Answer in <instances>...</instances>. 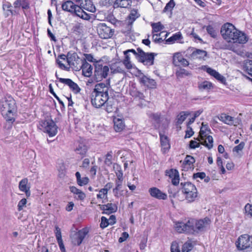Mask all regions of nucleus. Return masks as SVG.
Returning <instances> with one entry per match:
<instances>
[{
    "label": "nucleus",
    "instance_id": "f257e3e1",
    "mask_svg": "<svg viewBox=\"0 0 252 252\" xmlns=\"http://www.w3.org/2000/svg\"><path fill=\"white\" fill-rule=\"evenodd\" d=\"M110 88L109 81L99 83L94 86L91 94V103L96 108L101 107L109 99L108 91Z\"/></svg>",
    "mask_w": 252,
    "mask_h": 252
},
{
    "label": "nucleus",
    "instance_id": "f03ea898",
    "mask_svg": "<svg viewBox=\"0 0 252 252\" xmlns=\"http://www.w3.org/2000/svg\"><path fill=\"white\" fill-rule=\"evenodd\" d=\"M220 33L223 38L228 42L244 44L248 39L244 32L238 31L232 24L228 23L221 27Z\"/></svg>",
    "mask_w": 252,
    "mask_h": 252
},
{
    "label": "nucleus",
    "instance_id": "7ed1b4c3",
    "mask_svg": "<svg viewBox=\"0 0 252 252\" xmlns=\"http://www.w3.org/2000/svg\"><path fill=\"white\" fill-rule=\"evenodd\" d=\"M1 113L7 122L12 123L15 121L16 111L15 100L10 96L5 97L0 102Z\"/></svg>",
    "mask_w": 252,
    "mask_h": 252
},
{
    "label": "nucleus",
    "instance_id": "20e7f679",
    "mask_svg": "<svg viewBox=\"0 0 252 252\" xmlns=\"http://www.w3.org/2000/svg\"><path fill=\"white\" fill-rule=\"evenodd\" d=\"M182 186V192L185 195L186 199L190 202L195 201L198 196L195 186L190 182L181 183Z\"/></svg>",
    "mask_w": 252,
    "mask_h": 252
},
{
    "label": "nucleus",
    "instance_id": "39448f33",
    "mask_svg": "<svg viewBox=\"0 0 252 252\" xmlns=\"http://www.w3.org/2000/svg\"><path fill=\"white\" fill-rule=\"evenodd\" d=\"M40 126L43 130L48 133L50 137H53L57 133L58 127L52 119L41 121Z\"/></svg>",
    "mask_w": 252,
    "mask_h": 252
},
{
    "label": "nucleus",
    "instance_id": "423d86ee",
    "mask_svg": "<svg viewBox=\"0 0 252 252\" xmlns=\"http://www.w3.org/2000/svg\"><path fill=\"white\" fill-rule=\"evenodd\" d=\"M109 72V68L107 65L97 63L95 65L94 77L96 82L102 81L106 78Z\"/></svg>",
    "mask_w": 252,
    "mask_h": 252
},
{
    "label": "nucleus",
    "instance_id": "0eeeda50",
    "mask_svg": "<svg viewBox=\"0 0 252 252\" xmlns=\"http://www.w3.org/2000/svg\"><path fill=\"white\" fill-rule=\"evenodd\" d=\"M97 32L99 37L102 39L111 38L114 34V30L105 23H100L97 26Z\"/></svg>",
    "mask_w": 252,
    "mask_h": 252
},
{
    "label": "nucleus",
    "instance_id": "6e6552de",
    "mask_svg": "<svg viewBox=\"0 0 252 252\" xmlns=\"http://www.w3.org/2000/svg\"><path fill=\"white\" fill-rule=\"evenodd\" d=\"M81 61L77 54L73 52H69L67 54V62L68 65L74 70L80 69L79 62Z\"/></svg>",
    "mask_w": 252,
    "mask_h": 252
},
{
    "label": "nucleus",
    "instance_id": "1a4fd4ad",
    "mask_svg": "<svg viewBox=\"0 0 252 252\" xmlns=\"http://www.w3.org/2000/svg\"><path fill=\"white\" fill-rule=\"evenodd\" d=\"M211 223V220L208 218L197 220L194 219V233L204 231L207 229Z\"/></svg>",
    "mask_w": 252,
    "mask_h": 252
},
{
    "label": "nucleus",
    "instance_id": "9d476101",
    "mask_svg": "<svg viewBox=\"0 0 252 252\" xmlns=\"http://www.w3.org/2000/svg\"><path fill=\"white\" fill-rule=\"evenodd\" d=\"M137 50L139 51V53L138 59V61L147 64H153L154 60V53H145L140 48H138Z\"/></svg>",
    "mask_w": 252,
    "mask_h": 252
},
{
    "label": "nucleus",
    "instance_id": "9b49d317",
    "mask_svg": "<svg viewBox=\"0 0 252 252\" xmlns=\"http://www.w3.org/2000/svg\"><path fill=\"white\" fill-rule=\"evenodd\" d=\"M252 246V237L247 234L241 235L238 239L237 246L240 250H245Z\"/></svg>",
    "mask_w": 252,
    "mask_h": 252
},
{
    "label": "nucleus",
    "instance_id": "f8f14e48",
    "mask_svg": "<svg viewBox=\"0 0 252 252\" xmlns=\"http://www.w3.org/2000/svg\"><path fill=\"white\" fill-rule=\"evenodd\" d=\"M13 5L15 9L10 10L12 15L18 14L21 7L23 10L27 9L30 7L28 0H16L14 2Z\"/></svg>",
    "mask_w": 252,
    "mask_h": 252
},
{
    "label": "nucleus",
    "instance_id": "ddd939ff",
    "mask_svg": "<svg viewBox=\"0 0 252 252\" xmlns=\"http://www.w3.org/2000/svg\"><path fill=\"white\" fill-rule=\"evenodd\" d=\"M150 195L158 200H166L167 195L156 187H152L149 189Z\"/></svg>",
    "mask_w": 252,
    "mask_h": 252
},
{
    "label": "nucleus",
    "instance_id": "4468645a",
    "mask_svg": "<svg viewBox=\"0 0 252 252\" xmlns=\"http://www.w3.org/2000/svg\"><path fill=\"white\" fill-rule=\"evenodd\" d=\"M80 69H82V74L86 77H90L93 73V66L85 60L81 61L80 64Z\"/></svg>",
    "mask_w": 252,
    "mask_h": 252
},
{
    "label": "nucleus",
    "instance_id": "2eb2a0df",
    "mask_svg": "<svg viewBox=\"0 0 252 252\" xmlns=\"http://www.w3.org/2000/svg\"><path fill=\"white\" fill-rule=\"evenodd\" d=\"M59 80L61 83L67 85L75 93L77 94L80 92V88L78 85L71 79L68 78H59Z\"/></svg>",
    "mask_w": 252,
    "mask_h": 252
},
{
    "label": "nucleus",
    "instance_id": "dca6fc26",
    "mask_svg": "<svg viewBox=\"0 0 252 252\" xmlns=\"http://www.w3.org/2000/svg\"><path fill=\"white\" fill-rule=\"evenodd\" d=\"M166 175L169 177L173 185L177 186L178 185L180 180L179 174L177 170L171 169L169 170H166Z\"/></svg>",
    "mask_w": 252,
    "mask_h": 252
},
{
    "label": "nucleus",
    "instance_id": "f3484780",
    "mask_svg": "<svg viewBox=\"0 0 252 252\" xmlns=\"http://www.w3.org/2000/svg\"><path fill=\"white\" fill-rule=\"evenodd\" d=\"M173 63L175 66L182 65L184 66H186L189 65L188 61L184 59L182 55L179 53L174 54L173 58Z\"/></svg>",
    "mask_w": 252,
    "mask_h": 252
},
{
    "label": "nucleus",
    "instance_id": "a211bd4d",
    "mask_svg": "<svg viewBox=\"0 0 252 252\" xmlns=\"http://www.w3.org/2000/svg\"><path fill=\"white\" fill-rule=\"evenodd\" d=\"M185 224V231L187 234L194 233V219L188 218L184 220Z\"/></svg>",
    "mask_w": 252,
    "mask_h": 252
},
{
    "label": "nucleus",
    "instance_id": "6ab92c4d",
    "mask_svg": "<svg viewBox=\"0 0 252 252\" xmlns=\"http://www.w3.org/2000/svg\"><path fill=\"white\" fill-rule=\"evenodd\" d=\"M100 209L103 211V214H111L117 211L118 207L114 203H108L106 205H99Z\"/></svg>",
    "mask_w": 252,
    "mask_h": 252
},
{
    "label": "nucleus",
    "instance_id": "aec40b11",
    "mask_svg": "<svg viewBox=\"0 0 252 252\" xmlns=\"http://www.w3.org/2000/svg\"><path fill=\"white\" fill-rule=\"evenodd\" d=\"M28 180L27 178H24L19 183V189L22 192L26 193L27 197L31 195L30 187L28 186Z\"/></svg>",
    "mask_w": 252,
    "mask_h": 252
},
{
    "label": "nucleus",
    "instance_id": "412c9836",
    "mask_svg": "<svg viewBox=\"0 0 252 252\" xmlns=\"http://www.w3.org/2000/svg\"><path fill=\"white\" fill-rule=\"evenodd\" d=\"M195 161L194 158L192 156H187L182 164L183 170L187 171L189 169L193 168V164L195 162Z\"/></svg>",
    "mask_w": 252,
    "mask_h": 252
},
{
    "label": "nucleus",
    "instance_id": "4be33fe9",
    "mask_svg": "<svg viewBox=\"0 0 252 252\" xmlns=\"http://www.w3.org/2000/svg\"><path fill=\"white\" fill-rule=\"evenodd\" d=\"M83 19L88 20L91 18V16L85 12L79 6L77 5L72 13Z\"/></svg>",
    "mask_w": 252,
    "mask_h": 252
},
{
    "label": "nucleus",
    "instance_id": "5701e85b",
    "mask_svg": "<svg viewBox=\"0 0 252 252\" xmlns=\"http://www.w3.org/2000/svg\"><path fill=\"white\" fill-rule=\"evenodd\" d=\"M69 189L72 193L76 195V196H75V198L77 200H83L86 197V195L84 192L74 186H70L69 187Z\"/></svg>",
    "mask_w": 252,
    "mask_h": 252
},
{
    "label": "nucleus",
    "instance_id": "b1692460",
    "mask_svg": "<svg viewBox=\"0 0 252 252\" xmlns=\"http://www.w3.org/2000/svg\"><path fill=\"white\" fill-rule=\"evenodd\" d=\"M159 136L161 146L163 150V152L165 153L170 147L169 140L167 136L164 135L160 133H159Z\"/></svg>",
    "mask_w": 252,
    "mask_h": 252
},
{
    "label": "nucleus",
    "instance_id": "393cba45",
    "mask_svg": "<svg viewBox=\"0 0 252 252\" xmlns=\"http://www.w3.org/2000/svg\"><path fill=\"white\" fill-rule=\"evenodd\" d=\"M131 3L132 0H116L114 3V7L128 8Z\"/></svg>",
    "mask_w": 252,
    "mask_h": 252
},
{
    "label": "nucleus",
    "instance_id": "a878e982",
    "mask_svg": "<svg viewBox=\"0 0 252 252\" xmlns=\"http://www.w3.org/2000/svg\"><path fill=\"white\" fill-rule=\"evenodd\" d=\"M129 93L130 95L134 98L139 99H144V98L145 96L143 94L138 91L134 85H132L130 88Z\"/></svg>",
    "mask_w": 252,
    "mask_h": 252
},
{
    "label": "nucleus",
    "instance_id": "bb28decb",
    "mask_svg": "<svg viewBox=\"0 0 252 252\" xmlns=\"http://www.w3.org/2000/svg\"><path fill=\"white\" fill-rule=\"evenodd\" d=\"M173 223L174 228L176 231L179 233H186L185 224L184 220L174 221Z\"/></svg>",
    "mask_w": 252,
    "mask_h": 252
},
{
    "label": "nucleus",
    "instance_id": "cd10ccee",
    "mask_svg": "<svg viewBox=\"0 0 252 252\" xmlns=\"http://www.w3.org/2000/svg\"><path fill=\"white\" fill-rule=\"evenodd\" d=\"M201 142V144L207 147L209 149H211L213 147V138L212 136L208 135L204 137V139H200L199 140Z\"/></svg>",
    "mask_w": 252,
    "mask_h": 252
},
{
    "label": "nucleus",
    "instance_id": "c85d7f7f",
    "mask_svg": "<svg viewBox=\"0 0 252 252\" xmlns=\"http://www.w3.org/2000/svg\"><path fill=\"white\" fill-rule=\"evenodd\" d=\"M207 52L200 49H195L191 54V57L193 59H204L207 56Z\"/></svg>",
    "mask_w": 252,
    "mask_h": 252
},
{
    "label": "nucleus",
    "instance_id": "c756f323",
    "mask_svg": "<svg viewBox=\"0 0 252 252\" xmlns=\"http://www.w3.org/2000/svg\"><path fill=\"white\" fill-rule=\"evenodd\" d=\"M77 5L75 4L72 1L67 0L63 3L62 7L63 10L72 13L75 9V7Z\"/></svg>",
    "mask_w": 252,
    "mask_h": 252
},
{
    "label": "nucleus",
    "instance_id": "7c9ffc66",
    "mask_svg": "<svg viewBox=\"0 0 252 252\" xmlns=\"http://www.w3.org/2000/svg\"><path fill=\"white\" fill-rule=\"evenodd\" d=\"M218 119L223 123L228 125H232L234 122V118L226 115V114H221Z\"/></svg>",
    "mask_w": 252,
    "mask_h": 252
},
{
    "label": "nucleus",
    "instance_id": "2f4dec72",
    "mask_svg": "<svg viewBox=\"0 0 252 252\" xmlns=\"http://www.w3.org/2000/svg\"><path fill=\"white\" fill-rule=\"evenodd\" d=\"M88 233V231L86 229H83L80 231H79L76 234V241H75V243L77 244L78 245H80L86 235Z\"/></svg>",
    "mask_w": 252,
    "mask_h": 252
},
{
    "label": "nucleus",
    "instance_id": "473e14b6",
    "mask_svg": "<svg viewBox=\"0 0 252 252\" xmlns=\"http://www.w3.org/2000/svg\"><path fill=\"white\" fill-rule=\"evenodd\" d=\"M75 176L76 177L77 184L80 186H85L89 183V178L87 177H84L82 178L81 177V174L79 172H76Z\"/></svg>",
    "mask_w": 252,
    "mask_h": 252
},
{
    "label": "nucleus",
    "instance_id": "72a5a7b5",
    "mask_svg": "<svg viewBox=\"0 0 252 252\" xmlns=\"http://www.w3.org/2000/svg\"><path fill=\"white\" fill-rule=\"evenodd\" d=\"M105 110L108 113H112L115 112L117 110V107L115 104L114 100L108 99V101L105 103Z\"/></svg>",
    "mask_w": 252,
    "mask_h": 252
},
{
    "label": "nucleus",
    "instance_id": "f704fd0d",
    "mask_svg": "<svg viewBox=\"0 0 252 252\" xmlns=\"http://www.w3.org/2000/svg\"><path fill=\"white\" fill-rule=\"evenodd\" d=\"M183 38L181 32H179L174 34L166 40V42L168 43H173Z\"/></svg>",
    "mask_w": 252,
    "mask_h": 252
},
{
    "label": "nucleus",
    "instance_id": "c9c22d12",
    "mask_svg": "<svg viewBox=\"0 0 252 252\" xmlns=\"http://www.w3.org/2000/svg\"><path fill=\"white\" fill-rule=\"evenodd\" d=\"M125 124L123 121L120 119H115L114 120V127L116 131H121L123 129Z\"/></svg>",
    "mask_w": 252,
    "mask_h": 252
},
{
    "label": "nucleus",
    "instance_id": "e433bc0d",
    "mask_svg": "<svg viewBox=\"0 0 252 252\" xmlns=\"http://www.w3.org/2000/svg\"><path fill=\"white\" fill-rule=\"evenodd\" d=\"M88 150L87 146L83 143H79L75 150L76 154L84 156Z\"/></svg>",
    "mask_w": 252,
    "mask_h": 252
},
{
    "label": "nucleus",
    "instance_id": "4c0bfd02",
    "mask_svg": "<svg viewBox=\"0 0 252 252\" xmlns=\"http://www.w3.org/2000/svg\"><path fill=\"white\" fill-rule=\"evenodd\" d=\"M189 114L188 112L182 111L177 116V125H181L186 120Z\"/></svg>",
    "mask_w": 252,
    "mask_h": 252
},
{
    "label": "nucleus",
    "instance_id": "58836bf2",
    "mask_svg": "<svg viewBox=\"0 0 252 252\" xmlns=\"http://www.w3.org/2000/svg\"><path fill=\"white\" fill-rule=\"evenodd\" d=\"M151 26L152 28L153 34L155 32H158L164 28V26L159 22L158 23H152L151 24Z\"/></svg>",
    "mask_w": 252,
    "mask_h": 252
},
{
    "label": "nucleus",
    "instance_id": "ea45409f",
    "mask_svg": "<svg viewBox=\"0 0 252 252\" xmlns=\"http://www.w3.org/2000/svg\"><path fill=\"white\" fill-rule=\"evenodd\" d=\"M244 70L252 77V61L246 62L244 66Z\"/></svg>",
    "mask_w": 252,
    "mask_h": 252
},
{
    "label": "nucleus",
    "instance_id": "a19ab883",
    "mask_svg": "<svg viewBox=\"0 0 252 252\" xmlns=\"http://www.w3.org/2000/svg\"><path fill=\"white\" fill-rule=\"evenodd\" d=\"M212 87V84L211 82L205 81L199 84L198 87L201 90H208Z\"/></svg>",
    "mask_w": 252,
    "mask_h": 252
},
{
    "label": "nucleus",
    "instance_id": "79ce46f5",
    "mask_svg": "<svg viewBox=\"0 0 252 252\" xmlns=\"http://www.w3.org/2000/svg\"><path fill=\"white\" fill-rule=\"evenodd\" d=\"M85 1L86 3L84 5V8L91 12H94L95 11V8L90 0H85Z\"/></svg>",
    "mask_w": 252,
    "mask_h": 252
},
{
    "label": "nucleus",
    "instance_id": "37998d69",
    "mask_svg": "<svg viewBox=\"0 0 252 252\" xmlns=\"http://www.w3.org/2000/svg\"><path fill=\"white\" fill-rule=\"evenodd\" d=\"M189 74V72L186 69L182 68L178 69L176 72V75L178 77L182 78Z\"/></svg>",
    "mask_w": 252,
    "mask_h": 252
},
{
    "label": "nucleus",
    "instance_id": "c03bdc74",
    "mask_svg": "<svg viewBox=\"0 0 252 252\" xmlns=\"http://www.w3.org/2000/svg\"><path fill=\"white\" fill-rule=\"evenodd\" d=\"M140 16L137 10L133 9L131 10L130 13L128 16V18L131 22L135 21L137 18Z\"/></svg>",
    "mask_w": 252,
    "mask_h": 252
},
{
    "label": "nucleus",
    "instance_id": "a18cd8bd",
    "mask_svg": "<svg viewBox=\"0 0 252 252\" xmlns=\"http://www.w3.org/2000/svg\"><path fill=\"white\" fill-rule=\"evenodd\" d=\"M206 29L208 33L213 38H215L217 36V32L212 26L209 25L206 27Z\"/></svg>",
    "mask_w": 252,
    "mask_h": 252
},
{
    "label": "nucleus",
    "instance_id": "49530a36",
    "mask_svg": "<svg viewBox=\"0 0 252 252\" xmlns=\"http://www.w3.org/2000/svg\"><path fill=\"white\" fill-rule=\"evenodd\" d=\"M175 6V2L173 0H170L166 5L164 8L163 11V12H166L168 11H171L172 9Z\"/></svg>",
    "mask_w": 252,
    "mask_h": 252
},
{
    "label": "nucleus",
    "instance_id": "de8ad7c7",
    "mask_svg": "<svg viewBox=\"0 0 252 252\" xmlns=\"http://www.w3.org/2000/svg\"><path fill=\"white\" fill-rule=\"evenodd\" d=\"M163 32H161L158 34L153 33L152 35L153 41L156 43H160L162 42L164 40L162 38L160 37V36Z\"/></svg>",
    "mask_w": 252,
    "mask_h": 252
},
{
    "label": "nucleus",
    "instance_id": "09e8293b",
    "mask_svg": "<svg viewBox=\"0 0 252 252\" xmlns=\"http://www.w3.org/2000/svg\"><path fill=\"white\" fill-rule=\"evenodd\" d=\"M208 130V126L206 125H203L202 124V126L200 128L199 132L200 139H204V137H206L207 135L206 131Z\"/></svg>",
    "mask_w": 252,
    "mask_h": 252
},
{
    "label": "nucleus",
    "instance_id": "8fccbe9b",
    "mask_svg": "<svg viewBox=\"0 0 252 252\" xmlns=\"http://www.w3.org/2000/svg\"><path fill=\"white\" fill-rule=\"evenodd\" d=\"M117 166V171L115 172L117 179L116 180L119 181H123V173L122 170H121V167L118 166V165H116Z\"/></svg>",
    "mask_w": 252,
    "mask_h": 252
},
{
    "label": "nucleus",
    "instance_id": "3c124183",
    "mask_svg": "<svg viewBox=\"0 0 252 252\" xmlns=\"http://www.w3.org/2000/svg\"><path fill=\"white\" fill-rule=\"evenodd\" d=\"M107 193L106 190L101 189L99 190V192L96 195L97 198L101 199L106 198Z\"/></svg>",
    "mask_w": 252,
    "mask_h": 252
},
{
    "label": "nucleus",
    "instance_id": "603ef678",
    "mask_svg": "<svg viewBox=\"0 0 252 252\" xmlns=\"http://www.w3.org/2000/svg\"><path fill=\"white\" fill-rule=\"evenodd\" d=\"M192 248V245L190 242H186L183 246L182 252H189Z\"/></svg>",
    "mask_w": 252,
    "mask_h": 252
},
{
    "label": "nucleus",
    "instance_id": "864d4df0",
    "mask_svg": "<svg viewBox=\"0 0 252 252\" xmlns=\"http://www.w3.org/2000/svg\"><path fill=\"white\" fill-rule=\"evenodd\" d=\"M27 201L26 198L22 199L19 202L17 205V209L19 211H22L23 208L26 207Z\"/></svg>",
    "mask_w": 252,
    "mask_h": 252
},
{
    "label": "nucleus",
    "instance_id": "5fc2aeb1",
    "mask_svg": "<svg viewBox=\"0 0 252 252\" xmlns=\"http://www.w3.org/2000/svg\"><path fill=\"white\" fill-rule=\"evenodd\" d=\"M110 224L108 220L105 217H102L101 218V222L100 226L101 228H104L108 226Z\"/></svg>",
    "mask_w": 252,
    "mask_h": 252
},
{
    "label": "nucleus",
    "instance_id": "6e6d98bb",
    "mask_svg": "<svg viewBox=\"0 0 252 252\" xmlns=\"http://www.w3.org/2000/svg\"><path fill=\"white\" fill-rule=\"evenodd\" d=\"M55 233L57 241H62L61 230L58 226H55Z\"/></svg>",
    "mask_w": 252,
    "mask_h": 252
},
{
    "label": "nucleus",
    "instance_id": "4d7b16f0",
    "mask_svg": "<svg viewBox=\"0 0 252 252\" xmlns=\"http://www.w3.org/2000/svg\"><path fill=\"white\" fill-rule=\"evenodd\" d=\"M171 252H180L178 244L176 242H173L171 246Z\"/></svg>",
    "mask_w": 252,
    "mask_h": 252
},
{
    "label": "nucleus",
    "instance_id": "13d9d810",
    "mask_svg": "<svg viewBox=\"0 0 252 252\" xmlns=\"http://www.w3.org/2000/svg\"><path fill=\"white\" fill-rule=\"evenodd\" d=\"M157 83L155 80L149 78L148 83L146 84V86L150 88H155L156 87Z\"/></svg>",
    "mask_w": 252,
    "mask_h": 252
},
{
    "label": "nucleus",
    "instance_id": "bf43d9fd",
    "mask_svg": "<svg viewBox=\"0 0 252 252\" xmlns=\"http://www.w3.org/2000/svg\"><path fill=\"white\" fill-rule=\"evenodd\" d=\"M245 146V143L244 142H241L238 145L235 146L233 148V151L236 152L238 153L240 151H242Z\"/></svg>",
    "mask_w": 252,
    "mask_h": 252
},
{
    "label": "nucleus",
    "instance_id": "052dcab7",
    "mask_svg": "<svg viewBox=\"0 0 252 252\" xmlns=\"http://www.w3.org/2000/svg\"><path fill=\"white\" fill-rule=\"evenodd\" d=\"M112 158V152H110L106 155V158L105 160V163L106 164L110 165L112 163L111 160Z\"/></svg>",
    "mask_w": 252,
    "mask_h": 252
},
{
    "label": "nucleus",
    "instance_id": "680f3d73",
    "mask_svg": "<svg viewBox=\"0 0 252 252\" xmlns=\"http://www.w3.org/2000/svg\"><path fill=\"white\" fill-rule=\"evenodd\" d=\"M245 210L247 214L252 217V205L247 204L245 207Z\"/></svg>",
    "mask_w": 252,
    "mask_h": 252
},
{
    "label": "nucleus",
    "instance_id": "e2e57ef3",
    "mask_svg": "<svg viewBox=\"0 0 252 252\" xmlns=\"http://www.w3.org/2000/svg\"><path fill=\"white\" fill-rule=\"evenodd\" d=\"M139 77L140 82L146 86L148 83V81L149 78H148V77L146 76L143 74H142L141 75L139 76Z\"/></svg>",
    "mask_w": 252,
    "mask_h": 252
},
{
    "label": "nucleus",
    "instance_id": "0e129e2a",
    "mask_svg": "<svg viewBox=\"0 0 252 252\" xmlns=\"http://www.w3.org/2000/svg\"><path fill=\"white\" fill-rule=\"evenodd\" d=\"M206 174L204 172H197L194 173L193 175V178L196 179L197 178H200L203 179L205 178Z\"/></svg>",
    "mask_w": 252,
    "mask_h": 252
},
{
    "label": "nucleus",
    "instance_id": "69168bd1",
    "mask_svg": "<svg viewBox=\"0 0 252 252\" xmlns=\"http://www.w3.org/2000/svg\"><path fill=\"white\" fill-rule=\"evenodd\" d=\"M129 235L128 233L126 232H124L122 233L121 237H120L119 239V243H122L124 241H125L127 238L128 237Z\"/></svg>",
    "mask_w": 252,
    "mask_h": 252
},
{
    "label": "nucleus",
    "instance_id": "338daca9",
    "mask_svg": "<svg viewBox=\"0 0 252 252\" xmlns=\"http://www.w3.org/2000/svg\"><path fill=\"white\" fill-rule=\"evenodd\" d=\"M200 143L196 141L191 140L189 143V147L191 149H195L199 146Z\"/></svg>",
    "mask_w": 252,
    "mask_h": 252
},
{
    "label": "nucleus",
    "instance_id": "774afa93",
    "mask_svg": "<svg viewBox=\"0 0 252 252\" xmlns=\"http://www.w3.org/2000/svg\"><path fill=\"white\" fill-rule=\"evenodd\" d=\"M84 56L85 57V59L84 60H85L86 61V60H87L90 62H95V60L94 59V57L92 55L90 54H85Z\"/></svg>",
    "mask_w": 252,
    "mask_h": 252
}]
</instances>
